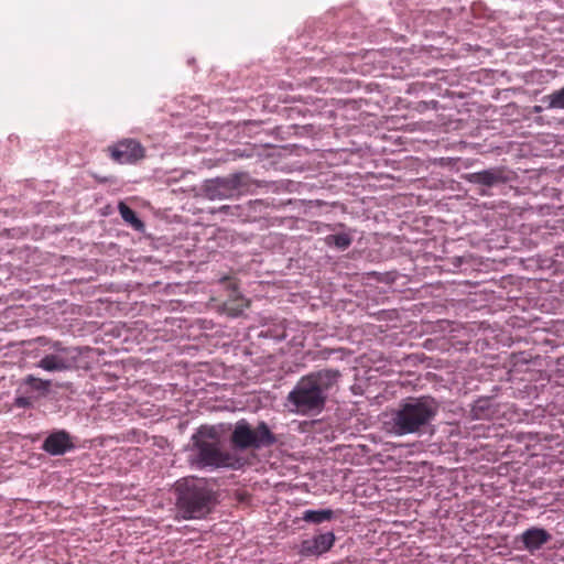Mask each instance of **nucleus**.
<instances>
[{"label":"nucleus","mask_w":564,"mask_h":564,"mask_svg":"<svg viewBox=\"0 0 564 564\" xmlns=\"http://www.w3.org/2000/svg\"><path fill=\"white\" fill-rule=\"evenodd\" d=\"M541 110H542V109H541V107H540V106H535V107H534V112H540Z\"/></svg>","instance_id":"25"},{"label":"nucleus","mask_w":564,"mask_h":564,"mask_svg":"<svg viewBox=\"0 0 564 564\" xmlns=\"http://www.w3.org/2000/svg\"><path fill=\"white\" fill-rule=\"evenodd\" d=\"M176 506L183 519H203L217 505V494L204 479L184 478L177 481Z\"/></svg>","instance_id":"4"},{"label":"nucleus","mask_w":564,"mask_h":564,"mask_svg":"<svg viewBox=\"0 0 564 564\" xmlns=\"http://www.w3.org/2000/svg\"><path fill=\"white\" fill-rule=\"evenodd\" d=\"M490 400L489 399H478L471 406V416L475 420H482L490 415Z\"/></svg>","instance_id":"18"},{"label":"nucleus","mask_w":564,"mask_h":564,"mask_svg":"<svg viewBox=\"0 0 564 564\" xmlns=\"http://www.w3.org/2000/svg\"><path fill=\"white\" fill-rule=\"evenodd\" d=\"M41 448L52 455L62 456L75 448L72 435L65 430H56L44 440Z\"/></svg>","instance_id":"11"},{"label":"nucleus","mask_w":564,"mask_h":564,"mask_svg":"<svg viewBox=\"0 0 564 564\" xmlns=\"http://www.w3.org/2000/svg\"><path fill=\"white\" fill-rule=\"evenodd\" d=\"M542 102L549 109H563L564 110V86L561 89L554 90L550 95L542 98Z\"/></svg>","instance_id":"17"},{"label":"nucleus","mask_w":564,"mask_h":564,"mask_svg":"<svg viewBox=\"0 0 564 564\" xmlns=\"http://www.w3.org/2000/svg\"><path fill=\"white\" fill-rule=\"evenodd\" d=\"M51 384V380H44L33 375H26L21 379L18 392L33 395V399L36 397H44L50 392Z\"/></svg>","instance_id":"13"},{"label":"nucleus","mask_w":564,"mask_h":564,"mask_svg":"<svg viewBox=\"0 0 564 564\" xmlns=\"http://www.w3.org/2000/svg\"><path fill=\"white\" fill-rule=\"evenodd\" d=\"M15 408L30 409L33 406V395L24 394L17 395L13 402Z\"/></svg>","instance_id":"20"},{"label":"nucleus","mask_w":564,"mask_h":564,"mask_svg":"<svg viewBox=\"0 0 564 564\" xmlns=\"http://www.w3.org/2000/svg\"><path fill=\"white\" fill-rule=\"evenodd\" d=\"M438 408V402L430 395L406 398L391 412L390 432L397 436L421 435L432 425Z\"/></svg>","instance_id":"3"},{"label":"nucleus","mask_w":564,"mask_h":564,"mask_svg":"<svg viewBox=\"0 0 564 564\" xmlns=\"http://www.w3.org/2000/svg\"><path fill=\"white\" fill-rule=\"evenodd\" d=\"M279 442L278 436L264 421L252 426L246 419L238 420L230 434V444L235 451H259L269 448Z\"/></svg>","instance_id":"5"},{"label":"nucleus","mask_w":564,"mask_h":564,"mask_svg":"<svg viewBox=\"0 0 564 564\" xmlns=\"http://www.w3.org/2000/svg\"><path fill=\"white\" fill-rule=\"evenodd\" d=\"M292 203L291 199L284 202V200H276V199H271L270 202L269 200H264V199H257L253 202V205H254V208H259V210H262V208H271V209H282L284 208L286 205H290Z\"/></svg>","instance_id":"19"},{"label":"nucleus","mask_w":564,"mask_h":564,"mask_svg":"<svg viewBox=\"0 0 564 564\" xmlns=\"http://www.w3.org/2000/svg\"><path fill=\"white\" fill-rule=\"evenodd\" d=\"M336 536L332 531L317 534L301 542L299 554L302 557H318L327 553L334 546Z\"/></svg>","instance_id":"9"},{"label":"nucleus","mask_w":564,"mask_h":564,"mask_svg":"<svg viewBox=\"0 0 564 564\" xmlns=\"http://www.w3.org/2000/svg\"><path fill=\"white\" fill-rule=\"evenodd\" d=\"M80 350L77 347H69V349H58V352L46 354L42 357L36 367L48 372L68 371L77 368Z\"/></svg>","instance_id":"7"},{"label":"nucleus","mask_w":564,"mask_h":564,"mask_svg":"<svg viewBox=\"0 0 564 564\" xmlns=\"http://www.w3.org/2000/svg\"><path fill=\"white\" fill-rule=\"evenodd\" d=\"M551 540L552 534L547 530L539 527H531L516 538V541L522 544L520 549L531 554L540 551Z\"/></svg>","instance_id":"12"},{"label":"nucleus","mask_w":564,"mask_h":564,"mask_svg":"<svg viewBox=\"0 0 564 564\" xmlns=\"http://www.w3.org/2000/svg\"><path fill=\"white\" fill-rule=\"evenodd\" d=\"M340 378L338 369L312 371L300 378L289 392L286 402L295 413L318 414L325 409L329 395L337 390Z\"/></svg>","instance_id":"1"},{"label":"nucleus","mask_w":564,"mask_h":564,"mask_svg":"<svg viewBox=\"0 0 564 564\" xmlns=\"http://www.w3.org/2000/svg\"><path fill=\"white\" fill-rule=\"evenodd\" d=\"M251 183L247 172H236L223 177L206 180L202 185L203 196L209 200L232 198L246 191Z\"/></svg>","instance_id":"6"},{"label":"nucleus","mask_w":564,"mask_h":564,"mask_svg":"<svg viewBox=\"0 0 564 564\" xmlns=\"http://www.w3.org/2000/svg\"><path fill=\"white\" fill-rule=\"evenodd\" d=\"M107 150L110 158L120 164H132L144 158V148L134 139H123Z\"/></svg>","instance_id":"8"},{"label":"nucleus","mask_w":564,"mask_h":564,"mask_svg":"<svg viewBox=\"0 0 564 564\" xmlns=\"http://www.w3.org/2000/svg\"><path fill=\"white\" fill-rule=\"evenodd\" d=\"M352 240L354 238L350 232L333 234L326 236L324 239L326 246L340 251L347 250L351 246Z\"/></svg>","instance_id":"15"},{"label":"nucleus","mask_w":564,"mask_h":564,"mask_svg":"<svg viewBox=\"0 0 564 564\" xmlns=\"http://www.w3.org/2000/svg\"><path fill=\"white\" fill-rule=\"evenodd\" d=\"M52 352H58V349H69V347L64 346L61 341H54L52 345Z\"/></svg>","instance_id":"21"},{"label":"nucleus","mask_w":564,"mask_h":564,"mask_svg":"<svg viewBox=\"0 0 564 564\" xmlns=\"http://www.w3.org/2000/svg\"><path fill=\"white\" fill-rule=\"evenodd\" d=\"M466 181L474 185L494 187L508 183L510 177L506 167L496 166L479 172L469 173L466 175Z\"/></svg>","instance_id":"10"},{"label":"nucleus","mask_w":564,"mask_h":564,"mask_svg":"<svg viewBox=\"0 0 564 564\" xmlns=\"http://www.w3.org/2000/svg\"><path fill=\"white\" fill-rule=\"evenodd\" d=\"M335 350H332V349H328V350H323L322 354H323V358H328L330 356V354H333Z\"/></svg>","instance_id":"23"},{"label":"nucleus","mask_w":564,"mask_h":564,"mask_svg":"<svg viewBox=\"0 0 564 564\" xmlns=\"http://www.w3.org/2000/svg\"><path fill=\"white\" fill-rule=\"evenodd\" d=\"M97 180L100 182V183H108L111 181V177L109 176H105V177H97Z\"/></svg>","instance_id":"24"},{"label":"nucleus","mask_w":564,"mask_h":564,"mask_svg":"<svg viewBox=\"0 0 564 564\" xmlns=\"http://www.w3.org/2000/svg\"><path fill=\"white\" fill-rule=\"evenodd\" d=\"M187 462L196 469H239L242 459L223 449L218 432L214 426H200L191 437Z\"/></svg>","instance_id":"2"},{"label":"nucleus","mask_w":564,"mask_h":564,"mask_svg":"<svg viewBox=\"0 0 564 564\" xmlns=\"http://www.w3.org/2000/svg\"><path fill=\"white\" fill-rule=\"evenodd\" d=\"M118 210L121 218L127 223L131 228L139 232L144 231V223L137 216L135 212L131 209L126 203L120 202L118 204Z\"/></svg>","instance_id":"14"},{"label":"nucleus","mask_w":564,"mask_h":564,"mask_svg":"<svg viewBox=\"0 0 564 564\" xmlns=\"http://www.w3.org/2000/svg\"><path fill=\"white\" fill-rule=\"evenodd\" d=\"M334 518V511L330 509H318V510H305L302 513V520L311 523H323L325 521H330Z\"/></svg>","instance_id":"16"},{"label":"nucleus","mask_w":564,"mask_h":564,"mask_svg":"<svg viewBox=\"0 0 564 564\" xmlns=\"http://www.w3.org/2000/svg\"><path fill=\"white\" fill-rule=\"evenodd\" d=\"M232 208L238 209V208H239V206L231 207V206H229V205H224V206H221V207L219 208V212H220V213H225V214H227V213H229V210H231Z\"/></svg>","instance_id":"22"}]
</instances>
